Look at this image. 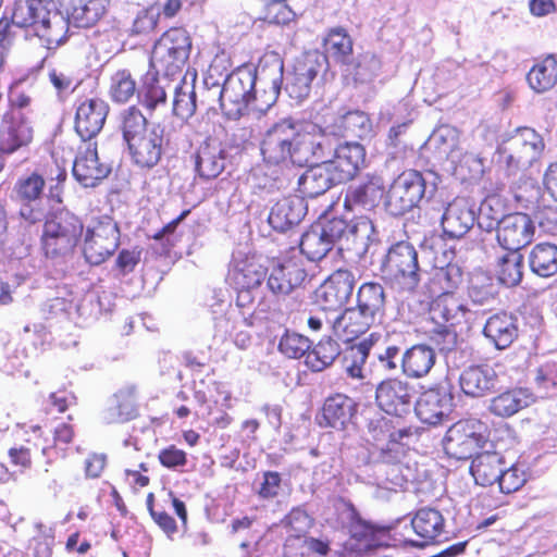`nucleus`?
<instances>
[{"label": "nucleus", "mask_w": 557, "mask_h": 557, "mask_svg": "<svg viewBox=\"0 0 557 557\" xmlns=\"http://www.w3.org/2000/svg\"><path fill=\"white\" fill-rule=\"evenodd\" d=\"M343 127L357 137H362L370 132L371 123L362 111H349L343 115Z\"/></svg>", "instance_id": "64"}, {"label": "nucleus", "mask_w": 557, "mask_h": 557, "mask_svg": "<svg viewBox=\"0 0 557 557\" xmlns=\"http://www.w3.org/2000/svg\"><path fill=\"white\" fill-rule=\"evenodd\" d=\"M191 38L186 29L173 27L164 32L154 42L150 65L158 76L171 78L183 77V70L189 59Z\"/></svg>", "instance_id": "2"}, {"label": "nucleus", "mask_w": 557, "mask_h": 557, "mask_svg": "<svg viewBox=\"0 0 557 557\" xmlns=\"http://www.w3.org/2000/svg\"><path fill=\"white\" fill-rule=\"evenodd\" d=\"M283 60L277 53L272 52L261 58L256 73H253L256 82L258 81L260 84L269 87V91H265L267 99L264 100L267 108L273 106L280 95L283 83Z\"/></svg>", "instance_id": "29"}, {"label": "nucleus", "mask_w": 557, "mask_h": 557, "mask_svg": "<svg viewBox=\"0 0 557 557\" xmlns=\"http://www.w3.org/2000/svg\"><path fill=\"white\" fill-rule=\"evenodd\" d=\"M84 230L78 216L60 211L48 218L44 224L41 248L47 258L59 259L71 255Z\"/></svg>", "instance_id": "4"}, {"label": "nucleus", "mask_w": 557, "mask_h": 557, "mask_svg": "<svg viewBox=\"0 0 557 557\" xmlns=\"http://www.w3.org/2000/svg\"><path fill=\"white\" fill-rule=\"evenodd\" d=\"M256 77L249 70H239L225 78L223 86L213 85L208 91L219 96L224 114L233 120L239 119L251 106L253 110L264 112L269 108L253 92Z\"/></svg>", "instance_id": "1"}, {"label": "nucleus", "mask_w": 557, "mask_h": 557, "mask_svg": "<svg viewBox=\"0 0 557 557\" xmlns=\"http://www.w3.org/2000/svg\"><path fill=\"white\" fill-rule=\"evenodd\" d=\"M436 351L425 344H417L406 349L400 357L403 373L410 379L426 376L436 362Z\"/></svg>", "instance_id": "32"}, {"label": "nucleus", "mask_w": 557, "mask_h": 557, "mask_svg": "<svg viewBox=\"0 0 557 557\" xmlns=\"http://www.w3.org/2000/svg\"><path fill=\"white\" fill-rule=\"evenodd\" d=\"M45 188V178L38 173H32L21 177L16 185L15 191L20 200L25 202L35 201L40 198Z\"/></svg>", "instance_id": "59"}, {"label": "nucleus", "mask_w": 557, "mask_h": 557, "mask_svg": "<svg viewBox=\"0 0 557 557\" xmlns=\"http://www.w3.org/2000/svg\"><path fill=\"white\" fill-rule=\"evenodd\" d=\"M306 211L307 207L301 197H285L272 207L268 221L274 230L285 232L298 224L306 215Z\"/></svg>", "instance_id": "33"}, {"label": "nucleus", "mask_w": 557, "mask_h": 557, "mask_svg": "<svg viewBox=\"0 0 557 557\" xmlns=\"http://www.w3.org/2000/svg\"><path fill=\"white\" fill-rule=\"evenodd\" d=\"M375 323L379 322L356 306L347 308L334 320L333 330L344 342H350L366 333Z\"/></svg>", "instance_id": "36"}, {"label": "nucleus", "mask_w": 557, "mask_h": 557, "mask_svg": "<svg viewBox=\"0 0 557 557\" xmlns=\"http://www.w3.org/2000/svg\"><path fill=\"white\" fill-rule=\"evenodd\" d=\"M462 281V271L457 264L448 263L446 267L433 271L430 289L434 294H454Z\"/></svg>", "instance_id": "50"}, {"label": "nucleus", "mask_w": 557, "mask_h": 557, "mask_svg": "<svg viewBox=\"0 0 557 557\" xmlns=\"http://www.w3.org/2000/svg\"><path fill=\"white\" fill-rule=\"evenodd\" d=\"M503 466L504 458L499 453L484 451L472 460L470 471L476 484L491 486L497 483Z\"/></svg>", "instance_id": "40"}, {"label": "nucleus", "mask_w": 557, "mask_h": 557, "mask_svg": "<svg viewBox=\"0 0 557 557\" xmlns=\"http://www.w3.org/2000/svg\"><path fill=\"white\" fill-rule=\"evenodd\" d=\"M369 356L367 342L352 345L345 349L343 367L346 373L352 379H363V368Z\"/></svg>", "instance_id": "55"}, {"label": "nucleus", "mask_w": 557, "mask_h": 557, "mask_svg": "<svg viewBox=\"0 0 557 557\" xmlns=\"http://www.w3.org/2000/svg\"><path fill=\"white\" fill-rule=\"evenodd\" d=\"M312 524V518L301 507L293 508L280 522L286 531V537H306Z\"/></svg>", "instance_id": "56"}, {"label": "nucleus", "mask_w": 557, "mask_h": 557, "mask_svg": "<svg viewBox=\"0 0 557 557\" xmlns=\"http://www.w3.org/2000/svg\"><path fill=\"white\" fill-rule=\"evenodd\" d=\"M453 406V397L445 391L431 388L421 394L414 411L421 422L436 425L448 416Z\"/></svg>", "instance_id": "24"}, {"label": "nucleus", "mask_w": 557, "mask_h": 557, "mask_svg": "<svg viewBox=\"0 0 557 557\" xmlns=\"http://www.w3.org/2000/svg\"><path fill=\"white\" fill-rule=\"evenodd\" d=\"M164 128L153 124L149 131L127 146L132 160L141 168H153L161 159Z\"/></svg>", "instance_id": "20"}, {"label": "nucleus", "mask_w": 557, "mask_h": 557, "mask_svg": "<svg viewBox=\"0 0 557 557\" xmlns=\"http://www.w3.org/2000/svg\"><path fill=\"white\" fill-rule=\"evenodd\" d=\"M331 140L320 126L297 123V135L293 139L294 164L301 166L313 158H323L325 151L331 150Z\"/></svg>", "instance_id": "12"}, {"label": "nucleus", "mask_w": 557, "mask_h": 557, "mask_svg": "<svg viewBox=\"0 0 557 557\" xmlns=\"http://www.w3.org/2000/svg\"><path fill=\"white\" fill-rule=\"evenodd\" d=\"M483 334L497 349H505L518 336L517 319L510 313L497 312L486 320Z\"/></svg>", "instance_id": "37"}, {"label": "nucleus", "mask_w": 557, "mask_h": 557, "mask_svg": "<svg viewBox=\"0 0 557 557\" xmlns=\"http://www.w3.org/2000/svg\"><path fill=\"white\" fill-rule=\"evenodd\" d=\"M543 150V138L534 129L523 127L499 149V156L509 174H516L536 162Z\"/></svg>", "instance_id": "5"}, {"label": "nucleus", "mask_w": 557, "mask_h": 557, "mask_svg": "<svg viewBox=\"0 0 557 557\" xmlns=\"http://www.w3.org/2000/svg\"><path fill=\"white\" fill-rule=\"evenodd\" d=\"M535 225L525 213H511L503 216L496 227L498 245L509 252H519L531 244Z\"/></svg>", "instance_id": "11"}, {"label": "nucleus", "mask_w": 557, "mask_h": 557, "mask_svg": "<svg viewBox=\"0 0 557 557\" xmlns=\"http://www.w3.org/2000/svg\"><path fill=\"white\" fill-rule=\"evenodd\" d=\"M411 527L420 539L413 542L416 546L423 547L442 539H447L445 518L435 508L423 507L419 509L411 519Z\"/></svg>", "instance_id": "23"}, {"label": "nucleus", "mask_w": 557, "mask_h": 557, "mask_svg": "<svg viewBox=\"0 0 557 557\" xmlns=\"http://www.w3.org/2000/svg\"><path fill=\"white\" fill-rule=\"evenodd\" d=\"M355 284L356 275L352 271L338 269L317 290V299L324 309L341 308L350 298Z\"/></svg>", "instance_id": "17"}, {"label": "nucleus", "mask_w": 557, "mask_h": 557, "mask_svg": "<svg viewBox=\"0 0 557 557\" xmlns=\"http://www.w3.org/2000/svg\"><path fill=\"white\" fill-rule=\"evenodd\" d=\"M374 225L368 216H358L346 222V230L343 234L339 249L354 250L356 255L360 256L367 252L370 243L373 239Z\"/></svg>", "instance_id": "39"}, {"label": "nucleus", "mask_w": 557, "mask_h": 557, "mask_svg": "<svg viewBox=\"0 0 557 557\" xmlns=\"http://www.w3.org/2000/svg\"><path fill=\"white\" fill-rule=\"evenodd\" d=\"M33 139V127L28 116L18 109L8 111L0 125V151L13 153Z\"/></svg>", "instance_id": "14"}, {"label": "nucleus", "mask_w": 557, "mask_h": 557, "mask_svg": "<svg viewBox=\"0 0 557 557\" xmlns=\"http://www.w3.org/2000/svg\"><path fill=\"white\" fill-rule=\"evenodd\" d=\"M523 257L520 252H509L497 258L495 275L500 284L507 287L517 286L523 275Z\"/></svg>", "instance_id": "46"}, {"label": "nucleus", "mask_w": 557, "mask_h": 557, "mask_svg": "<svg viewBox=\"0 0 557 557\" xmlns=\"http://www.w3.org/2000/svg\"><path fill=\"white\" fill-rule=\"evenodd\" d=\"M50 4L41 0H16L12 23L21 28H32L33 30L42 18V12H46Z\"/></svg>", "instance_id": "48"}, {"label": "nucleus", "mask_w": 557, "mask_h": 557, "mask_svg": "<svg viewBox=\"0 0 557 557\" xmlns=\"http://www.w3.org/2000/svg\"><path fill=\"white\" fill-rule=\"evenodd\" d=\"M386 294L384 287L380 283H363L357 293V307L367 312L379 323L385 313Z\"/></svg>", "instance_id": "42"}, {"label": "nucleus", "mask_w": 557, "mask_h": 557, "mask_svg": "<svg viewBox=\"0 0 557 557\" xmlns=\"http://www.w3.org/2000/svg\"><path fill=\"white\" fill-rule=\"evenodd\" d=\"M383 189L380 177H367V180L349 186L345 195L344 205L350 210L357 208L371 210L380 202L383 196Z\"/></svg>", "instance_id": "34"}, {"label": "nucleus", "mask_w": 557, "mask_h": 557, "mask_svg": "<svg viewBox=\"0 0 557 557\" xmlns=\"http://www.w3.org/2000/svg\"><path fill=\"white\" fill-rule=\"evenodd\" d=\"M255 520L249 517H243L240 519H235L232 521V531L237 533L244 530H251L250 540L243 541L239 544L242 549H248L247 555L245 557H251L253 553L260 552L261 541L263 539V534L261 531L253 529Z\"/></svg>", "instance_id": "60"}, {"label": "nucleus", "mask_w": 557, "mask_h": 557, "mask_svg": "<svg viewBox=\"0 0 557 557\" xmlns=\"http://www.w3.org/2000/svg\"><path fill=\"white\" fill-rule=\"evenodd\" d=\"M356 412L355 401L343 394H336L325 399L318 423L323 428L344 430Z\"/></svg>", "instance_id": "28"}, {"label": "nucleus", "mask_w": 557, "mask_h": 557, "mask_svg": "<svg viewBox=\"0 0 557 557\" xmlns=\"http://www.w3.org/2000/svg\"><path fill=\"white\" fill-rule=\"evenodd\" d=\"M341 184L326 161L309 166L298 178V190L305 197L315 198L332 186Z\"/></svg>", "instance_id": "30"}, {"label": "nucleus", "mask_w": 557, "mask_h": 557, "mask_svg": "<svg viewBox=\"0 0 557 557\" xmlns=\"http://www.w3.org/2000/svg\"><path fill=\"white\" fill-rule=\"evenodd\" d=\"M324 47L327 55L343 64L352 53V40L344 28L332 29L324 40Z\"/></svg>", "instance_id": "53"}, {"label": "nucleus", "mask_w": 557, "mask_h": 557, "mask_svg": "<svg viewBox=\"0 0 557 557\" xmlns=\"http://www.w3.org/2000/svg\"><path fill=\"white\" fill-rule=\"evenodd\" d=\"M284 1L285 0H269L262 18L270 24L277 25H284L293 21L295 13Z\"/></svg>", "instance_id": "63"}, {"label": "nucleus", "mask_w": 557, "mask_h": 557, "mask_svg": "<svg viewBox=\"0 0 557 557\" xmlns=\"http://www.w3.org/2000/svg\"><path fill=\"white\" fill-rule=\"evenodd\" d=\"M147 119L136 107H129L120 114V129L126 145L132 144L149 131Z\"/></svg>", "instance_id": "51"}, {"label": "nucleus", "mask_w": 557, "mask_h": 557, "mask_svg": "<svg viewBox=\"0 0 557 557\" xmlns=\"http://www.w3.org/2000/svg\"><path fill=\"white\" fill-rule=\"evenodd\" d=\"M475 212L465 198H456L443 207L441 225L445 236L461 238L474 225Z\"/></svg>", "instance_id": "21"}, {"label": "nucleus", "mask_w": 557, "mask_h": 557, "mask_svg": "<svg viewBox=\"0 0 557 557\" xmlns=\"http://www.w3.org/2000/svg\"><path fill=\"white\" fill-rule=\"evenodd\" d=\"M366 161V150L357 143H345L336 147L334 157L326 160L329 166L337 177V182L345 183L352 180Z\"/></svg>", "instance_id": "22"}, {"label": "nucleus", "mask_w": 557, "mask_h": 557, "mask_svg": "<svg viewBox=\"0 0 557 557\" xmlns=\"http://www.w3.org/2000/svg\"><path fill=\"white\" fill-rule=\"evenodd\" d=\"M459 132L450 125H441L433 131L425 143V149L429 150L437 162L450 160L457 162Z\"/></svg>", "instance_id": "35"}, {"label": "nucleus", "mask_w": 557, "mask_h": 557, "mask_svg": "<svg viewBox=\"0 0 557 557\" xmlns=\"http://www.w3.org/2000/svg\"><path fill=\"white\" fill-rule=\"evenodd\" d=\"M346 221L333 219L324 224L312 225L302 234L300 251L308 260L318 262L324 259L334 246L342 243Z\"/></svg>", "instance_id": "9"}, {"label": "nucleus", "mask_w": 557, "mask_h": 557, "mask_svg": "<svg viewBox=\"0 0 557 557\" xmlns=\"http://www.w3.org/2000/svg\"><path fill=\"white\" fill-rule=\"evenodd\" d=\"M382 273L393 287L413 293L421 282L418 251L409 242H398L389 247L382 263Z\"/></svg>", "instance_id": "3"}, {"label": "nucleus", "mask_w": 557, "mask_h": 557, "mask_svg": "<svg viewBox=\"0 0 557 557\" xmlns=\"http://www.w3.org/2000/svg\"><path fill=\"white\" fill-rule=\"evenodd\" d=\"M432 319L444 326H468L471 311L454 294L437 295L431 306Z\"/></svg>", "instance_id": "25"}, {"label": "nucleus", "mask_w": 557, "mask_h": 557, "mask_svg": "<svg viewBox=\"0 0 557 557\" xmlns=\"http://www.w3.org/2000/svg\"><path fill=\"white\" fill-rule=\"evenodd\" d=\"M109 0H71L70 21L77 27L95 25L106 13Z\"/></svg>", "instance_id": "43"}, {"label": "nucleus", "mask_w": 557, "mask_h": 557, "mask_svg": "<svg viewBox=\"0 0 557 557\" xmlns=\"http://www.w3.org/2000/svg\"><path fill=\"white\" fill-rule=\"evenodd\" d=\"M136 91V82L127 70L116 71L110 79V96L117 103L127 102Z\"/></svg>", "instance_id": "57"}, {"label": "nucleus", "mask_w": 557, "mask_h": 557, "mask_svg": "<svg viewBox=\"0 0 557 557\" xmlns=\"http://www.w3.org/2000/svg\"><path fill=\"white\" fill-rule=\"evenodd\" d=\"M120 231L110 216L95 219L87 226L83 252L88 263L98 265L119 247Z\"/></svg>", "instance_id": "6"}, {"label": "nucleus", "mask_w": 557, "mask_h": 557, "mask_svg": "<svg viewBox=\"0 0 557 557\" xmlns=\"http://www.w3.org/2000/svg\"><path fill=\"white\" fill-rule=\"evenodd\" d=\"M226 150L215 140L203 141L195 157L198 175L203 180L218 177L225 169Z\"/></svg>", "instance_id": "31"}, {"label": "nucleus", "mask_w": 557, "mask_h": 557, "mask_svg": "<svg viewBox=\"0 0 557 557\" xmlns=\"http://www.w3.org/2000/svg\"><path fill=\"white\" fill-rule=\"evenodd\" d=\"M195 77L193 74L190 82L186 76L172 81L171 90L174 92L173 97V113L182 120H187L194 115L197 109L196 92H195Z\"/></svg>", "instance_id": "44"}, {"label": "nucleus", "mask_w": 557, "mask_h": 557, "mask_svg": "<svg viewBox=\"0 0 557 557\" xmlns=\"http://www.w3.org/2000/svg\"><path fill=\"white\" fill-rule=\"evenodd\" d=\"M462 392L471 397H482L497 383L496 371L487 364L469 367L459 379Z\"/></svg>", "instance_id": "38"}, {"label": "nucleus", "mask_w": 557, "mask_h": 557, "mask_svg": "<svg viewBox=\"0 0 557 557\" xmlns=\"http://www.w3.org/2000/svg\"><path fill=\"white\" fill-rule=\"evenodd\" d=\"M412 396L411 385L400 379L382 381L375 391L379 407L386 413L397 417L409 412Z\"/></svg>", "instance_id": "16"}, {"label": "nucleus", "mask_w": 557, "mask_h": 557, "mask_svg": "<svg viewBox=\"0 0 557 557\" xmlns=\"http://www.w3.org/2000/svg\"><path fill=\"white\" fill-rule=\"evenodd\" d=\"M311 342L307 336L286 331L278 342V350L287 358L298 359L309 352Z\"/></svg>", "instance_id": "58"}, {"label": "nucleus", "mask_w": 557, "mask_h": 557, "mask_svg": "<svg viewBox=\"0 0 557 557\" xmlns=\"http://www.w3.org/2000/svg\"><path fill=\"white\" fill-rule=\"evenodd\" d=\"M307 276L301 259L290 257L272 268L267 286L274 295L286 296L300 287Z\"/></svg>", "instance_id": "18"}, {"label": "nucleus", "mask_w": 557, "mask_h": 557, "mask_svg": "<svg viewBox=\"0 0 557 557\" xmlns=\"http://www.w3.org/2000/svg\"><path fill=\"white\" fill-rule=\"evenodd\" d=\"M111 172L106 162H101L98 156L97 144L84 143L73 163V176L84 187H95Z\"/></svg>", "instance_id": "15"}, {"label": "nucleus", "mask_w": 557, "mask_h": 557, "mask_svg": "<svg viewBox=\"0 0 557 557\" xmlns=\"http://www.w3.org/2000/svg\"><path fill=\"white\" fill-rule=\"evenodd\" d=\"M525 482L527 474L524 470L517 465H512L508 469L503 468L499 479L497 480L499 490L505 494L518 491Z\"/></svg>", "instance_id": "61"}, {"label": "nucleus", "mask_w": 557, "mask_h": 557, "mask_svg": "<svg viewBox=\"0 0 557 557\" xmlns=\"http://www.w3.org/2000/svg\"><path fill=\"white\" fill-rule=\"evenodd\" d=\"M485 432L486 426L480 420H460L447 430L443 440L444 450L455 459H468L485 444Z\"/></svg>", "instance_id": "7"}, {"label": "nucleus", "mask_w": 557, "mask_h": 557, "mask_svg": "<svg viewBox=\"0 0 557 557\" xmlns=\"http://www.w3.org/2000/svg\"><path fill=\"white\" fill-rule=\"evenodd\" d=\"M109 106L101 99L84 100L76 110L75 131L84 143L90 141L102 129Z\"/></svg>", "instance_id": "19"}, {"label": "nucleus", "mask_w": 557, "mask_h": 557, "mask_svg": "<svg viewBox=\"0 0 557 557\" xmlns=\"http://www.w3.org/2000/svg\"><path fill=\"white\" fill-rule=\"evenodd\" d=\"M265 269L255 257L237 253L228 271V280L240 292L258 287L265 276Z\"/></svg>", "instance_id": "27"}, {"label": "nucleus", "mask_w": 557, "mask_h": 557, "mask_svg": "<svg viewBox=\"0 0 557 557\" xmlns=\"http://www.w3.org/2000/svg\"><path fill=\"white\" fill-rule=\"evenodd\" d=\"M296 135L297 123L292 119L273 124L260 143L263 160L270 164H280L288 160L293 163V139Z\"/></svg>", "instance_id": "10"}, {"label": "nucleus", "mask_w": 557, "mask_h": 557, "mask_svg": "<svg viewBox=\"0 0 557 557\" xmlns=\"http://www.w3.org/2000/svg\"><path fill=\"white\" fill-rule=\"evenodd\" d=\"M70 22L69 16L49 7L33 32L47 49H55L66 40Z\"/></svg>", "instance_id": "26"}, {"label": "nucleus", "mask_w": 557, "mask_h": 557, "mask_svg": "<svg viewBox=\"0 0 557 557\" xmlns=\"http://www.w3.org/2000/svg\"><path fill=\"white\" fill-rule=\"evenodd\" d=\"M532 401V394L528 389L513 388L493 397L488 409L495 416L507 418L528 407Z\"/></svg>", "instance_id": "41"}, {"label": "nucleus", "mask_w": 557, "mask_h": 557, "mask_svg": "<svg viewBox=\"0 0 557 557\" xmlns=\"http://www.w3.org/2000/svg\"><path fill=\"white\" fill-rule=\"evenodd\" d=\"M326 55L319 52L308 53L295 63L286 77L285 89L289 97L301 101L309 96L311 83L317 75L325 70Z\"/></svg>", "instance_id": "13"}, {"label": "nucleus", "mask_w": 557, "mask_h": 557, "mask_svg": "<svg viewBox=\"0 0 557 557\" xmlns=\"http://www.w3.org/2000/svg\"><path fill=\"white\" fill-rule=\"evenodd\" d=\"M172 88V79L161 77H153L151 83H145V89L143 94L141 103L143 106L153 111L160 106L164 107L166 102V90Z\"/></svg>", "instance_id": "54"}, {"label": "nucleus", "mask_w": 557, "mask_h": 557, "mask_svg": "<svg viewBox=\"0 0 557 557\" xmlns=\"http://www.w3.org/2000/svg\"><path fill=\"white\" fill-rule=\"evenodd\" d=\"M531 271L539 276L548 277L557 273V246L548 243L537 244L529 256Z\"/></svg>", "instance_id": "47"}, {"label": "nucleus", "mask_w": 557, "mask_h": 557, "mask_svg": "<svg viewBox=\"0 0 557 557\" xmlns=\"http://www.w3.org/2000/svg\"><path fill=\"white\" fill-rule=\"evenodd\" d=\"M428 193L425 180L414 170L405 171L391 185L385 199L386 211L395 216L413 209Z\"/></svg>", "instance_id": "8"}, {"label": "nucleus", "mask_w": 557, "mask_h": 557, "mask_svg": "<svg viewBox=\"0 0 557 557\" xmlns=\"http://www.w3.org/2000/svg\"><path fill=\"white\" fill-rule=\"evenodd\" d=\"M468 294L474 304L483 305L494 296L490 277L484 274H475L470 280Z\"/></svg>", "instance_id": "62"}, {"label": "nucleus", "mask_w": 557, "mask_h": 557, "mask_svg": "<svg viewBox=\"0 0 557 557\" xmlns=\"http://www.w3.org/2000/svg\"><path fill=\"white\" fill-rule=\"evenodd\" d=\"M346 74L351 76L356 85L370 84L377 76L381 69L380 59L370 52L359 55L355 62H346Z\"/></svg>", "instance_id": "49"}, {"label": "nucleus", "mask_w": 557, "mask_h": 557, "mask_svg": "<svg viewBox=\"0 0 557 557\" xmlns=\"http://www.w3.org/2000/svg\"><path fill=\"white\" fill-rule=\"evenodd\" d=\"M339 355V345L332 338L320 341L307 354L306 364L314 372L323 371L330 367Z\"/></svg>", "instance_id": "52"}, {"label": "nucleus", "mask_w": 557, "mask_h": 557, "mask_svg": "<svg viewBox=\"0 0 557 557\" xmlns=\"http://www.w3.org/2000/svg\"><path fill=\"white\" fill-rule=\"evenodd\" d=\"M531 89L537 94L550 90L557 84V60L547 55L533 65L527 75Z\"/></svg>", "instance_id": "45"}]
</instances>
